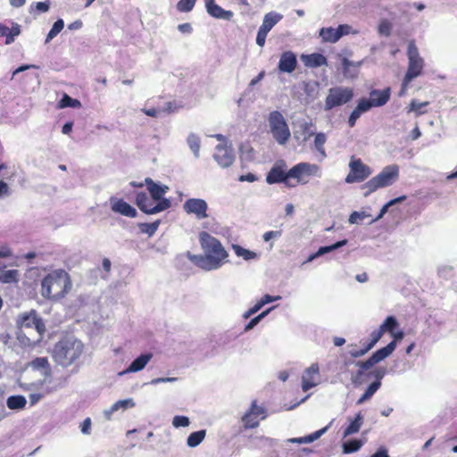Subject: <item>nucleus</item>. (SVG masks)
<instances>
[{"instance_id": "f257e3e1", "label": "nucleus", "mask_w": 457, "mask_h": 457, "mask_svg": "<svg viewBox=\"0 0 457 457\" xmlns=\"http://www.w3.org/2000/svg\"><path fill=\"white\" fill-rule=\"evenodd\" d=\"M199 242L204 254L193 257L199 268L207 271L214 270L228 262V253L217 238L203 231L199 234Z\"/></svg>"}, {"instance_id": "f03ea898", "label": "nucleus", "mask_w": 457, "mask_h": 457, "mask_svg": "<svg viewBox=\"0 0 457 457\" xmlns=\"http://www.w3.org/2000/svg\"><path fill=\"white\" fill-rule=\"evenodd\" d=\"M72 288L70 275L62 269L49 272L41 280V295L45 299L58 301L64 298Z\"/></svg>"}, {"instance_id": "7ed1b4c3", "label": "nucleus", "mask_w": 457, "mask_h": 457, "mask_svg": "<svg viewBox=\"0 0 457 457\" xmlns=\"http://www.w3.org/2000/svg\"><path fill=\"white\" fill-rule=\"evenodd\" d=\"M20 331L17 337L25 346H30L41 341L46 327L35 311L23 313L17 321Z\"/></svg>"}, {"instance_id": "20e7f679", "label": "nucleus", "mask_w": 457, "mask_h": 457, "mask_svg": "<svg viewBox=\"0 0 457 457\" xmlns=\"http://www.w3.org/2000/svg\"><path fill=\"white\" fill-rule=\"evenodd\" d=\"M84 348V344L78 338L66 337L54 345L52 357L58 365L69 367L82 355Z\"/></svg>"}, {"instance_id": "39448f33", "label": "nucleus", "mask_w": 457, "mask_h": 457, "mask_svg": "<svg viewBox=\"0 0 457 457\" xmlns=\"http://www.w3.org/2000/svg\"><path fill=\"white\" fill-rule=\"evenodd\" d=\"M398 179L399 167L396 164L384 167L378 175L363 184L362 188L367 190L364 196L367 197L379 188L392 186Z\"/></svg>"}, {"instance_id": "423d86ee", "label": "nucleus", "mask_w": 457, "mask_h": 457, "mask_svg": "<svg viewBox=\"0 0 457 457\" xmlns=\"http://www.w3.org/2000/svg\"><path fill=\"white\" fill-rule=\"evenodd\" d=\"M268 121L273 138L278 144L285 145L288 141L291 133L282 113L278 111L271 112Z\"/></svg>"}, {"instance_id": "0eeeda50", "label": "nucleus", "mask_w": 457, "mask_h": 457, "mask_svg": "<svg viewBox=\"0 0 457 457\" xmlns=\"http://www.w3.org/2000/svg\"><path fill=\"white\" fill-rule=\"evenodd\" d=\"M353 89L348 87L337 86L328 91L325 99L324 110L330 111L333 108L342 106L353 98Z\"/></svg>"}, {"instance_id": "6e6552de", "label": "nucleus", "mask_w": 457, "mask_h": 457, "mask_svg": "<svg viewBox=\"0 0 457 457\" xmlns=\"http://www.w3.org/2000/svg\"><path fill=\"white\" fill-rule=\"evenodd\" d=\"M320 168L317 164L299 162L287 170L288 181L295 179L297 184L305 185L309 177H320Z\"/></svg>"}, {"instance_id": "1a4fd4ad", "label": "nucleus", "mask_w": 457, "mask_h": 457, "mask_svg": "<svg viewBox=\"0 0 457 457\" xmlns=\"http://www.w3.org/2000/svg\"><path fill=\"white\" fill-rule=\"evenodd\" d=\"M408 69L404 77L407 82H411L419 77L425 66L424 59L420 55L419 50L413 41L410 42L407 49Z\"/></svg>"}, {"instance_id": "9d476101", "label": "nucleus", "mask_w": 457, "mask_h": 457, "mask_svg": "<svg viewBox=\"0 0 457 457\" xmlns=\"http://www.w3.org/2000/svg\"><path fill=\"white\" fill-rule=\"evenodd\" d=\"M155 200L147 195L146 193H138L136 196V204L137 207L146 214H155L165 211L170 206L169 199H163L155 204Z\"/></svg>"}, {"instance_id": "9b49d317", "label": "nucleus", "mask_w": 457, "mask_h": 457, "mask_svg": "<svg viewBox=\"0 0 457 457\" xmlns=\"http://www.w3.org/2000/svg\"><path fill=\"white\" fill-rule=\"evenodd\" d=\"M350 172L345 181L348 184L362 182L372 174L370 166L364 164L361 159L351 158L349 162Z\"/></svg>"}, {"instance_id": "f8f14e48", "label": "nucleus", "mask_w": 457, "mask_h": 457, "mask_svg": "<svg viewBox=\"0 0 457 457\" xmlns=\"http://www.w3.org/2000/svg\"><path fill=\"white\" fill-rule=\"evenodd\" d=\"M267 417V410L257 404V401L253 400L249 410L243 415L241 420L245 428H254L259 426L261 420Z\"/></svg>"}, {"instance_id": "ddd939ff", "label": "nucleus", "mask_w": 457, "mask_h": 457, "mask_svg": "<svg viewBox=\"0 0 457 457\" xmlns=\"http://www.w3.org/2000/svg\"><path fill=\"white\" fill-rule=\"evenodd\" d=\"M287 165L284 160L277 161L266 177V182L270 185L283 183L288 187H295L287 178Z\"/></svg>"}, {"instance_id": "4468645a", "label": "nucleus", "mask_w": 457, "mask_h": 457, "mask_svg": "<svg viewBox=\"0 0 457 457\" xmlns=\"http://www.w3.org/2000/svg\"><path fill=\"white\" fill-rule=\"evenodd\" d=\"M183 210L187 214L194 215L197 220L208 217V204L202 198H189L183 204Z\"/></svg>"}, {"instance_id": "2eb2a0df", "label": "nucleus", "mask_w": 457, "mask_h": 457, "mask_svg": "<svg viewBox=\"0 0 457 457\" xmlns=\"http://www.w3.org/2000/svg\"><path fill=\"white\" fill-rule=\"evenodd\" d=\"M213 158L221 168H228L235 161L233 148L227 144H219L215 147Z\"/></svg>"}, {"instance_id": "dca6fc26", "label": "nucleus", "mask_w": 457, "mask_h": 457, "mask_svg": "<svg viewBox=\"0 0 457 457\" xmlns=\"http://www.w3.org/2000/svg\"><path fill=\"white\" fill-rule=\"evenodd\" d=\"M320 382V369L318 363H312L307 368L302 376V389L306 392L318 386Z\"/></svg>"}, {"instance_id": "f3484780", "label": "nucleus", "mask_w": 457, "mask_h": 457, "mask_svg": "<svg viewBox=\"0 0 457 457\" xmlns=\"http://www.w3.org/2000/svg\"><path fill=\"white\" fill-rule=\"evenodd\" d=\"M112 211L126 217L135 218L137 210L122 199L116 197L110 198Z\"/></svg>"}, {"instance_id": "a211bd4d", "label": "nucleus", "mask_w": 457, "mask_h": 457, "mask_svg": "<svg viewBox=\"0 0 457 457\" xmlns=\"http://www.w3.org/2000/svg\"><path fill=\"white\" fill-rule=\"evenodd\" d=\"M297 66V59L295 53L286 51L281 54L278 69L283 73H292Z\"/></svg>"}, {"instance_id": "6ab92c4d", "label": "nucleus", "mask_w": 457, "mask_h": 457, "mask_svg": "<svg viewBox=\"0 0 457 457\" xmlns=\"http://www.w3.org/2000/svg\"><path fill=\"white\" fill-rule=\"evenodd\" d=\"M205 7L207 12L216 19L230 21L234 16L233 12L224 10L215 3V0H205Z\"/></svg>"}, {"instance_id": "aec40b11", "label": "nucleus", "mask_w": 457, "mask_h": 457, "mask_svg": "<svg viewBox=\"0 0 457 457\" xmlns=\"http://www.w3.org/2000/svg\"><path fill=\"white\" fill-rule=\"evenodd\" d=\"M145 184L147 187V190L149 191L152 198L157 201V203L160 202L161 200L165 199L163 195L168 192L169 187L159 183H155L150 178H146L145 179Z\"/></svg>"}, {"instance_id": "412c9836", "label": "nucleus", "mask_w": 457, "mask_h": 457, "mask_svg": "<svg viewBox=\"0 0 457 457\" xmlns=\"http://www.w3.org/2000/svg\"><path fill=\"white\" fill-rule=\"evenodd\" d=\"M152 358L153 354L151 353L139 355L125 370L120 372L119 375L121 376L126 373L138 372L144 370Z\"/></svg>"}, {"instance_id": "4be33fe9", "label": "nucleus", "mask_w": 457, "mask_h": 457, "mask_svg": "<svg viewBox=\"0 0 457 457\" xmlns=\"http://www.w3.org/2000/svg\"><path fill=\"white\" fill-rule=\"evenodd\" d=\"M136 403L132 398L119 400L114 403L109 409L104 411V416L107 420H112V416L118 411H125L129 408L135 407Z\"/></svg>"}, {"instance_id": "5701e85b", "label": "nucleus", "mask_w": 457, "mask_h": 457, "mask_svg": "<svg viewBox=\"0 0 457 457\" xmlns=\"http://www.w3.org/2000/svg\"><path fill=\"white\" fill-rule=\"evenodd\" d=\"M390 98V88L387 87L384 90L374 89L370 94V103L372 107H380L385 105Z\"/></svg>"}, {"instance_id": "b1692460", "label": "nucleus", "mask_w": 457, "mask_h": 457, "mask_svg": "<svg viewBox=\"0 0 457 457\" xmlns=\"http://www.w3.org/2000/svg\"><path fill=\"white\" fill-rule=\"evenodd\" d=\"M301 59L307 67L316 68L327 64V59L321 54H302Z\"/></svg>"}, {"instance_id": "393cba45", "label": "nucleus", "mask_w": 457, "mask_h": 457, "mask_svg": "<svg viewBox=\"0 0 457 457\" xmlns=\"http://www.w3.org/2000/svg\"><path fill=\"white\" fill-rule=\"evenodd\" d=\"M396 347V342L395 340L390 342L386 346L378 349L371 356L376 361V363H378L387 358L389 355L392 354V353L395 350Z\"/></svg>"}, {"instance_id": "a878e982", "label": "nucleus", "mask_w": 457, "mask_h": 457, "mask_svg": "<svg viewBox=\"0 0 457 457\" xmlns=\"http://www.w3.org/2000/svg\"><path fill=\"white\" fill-rule=\"evenodd\" d=\"M283 18L280 13L278 12H269L267 13L262 21V24L261 25V29H264L267 32H270L271 29Z\"/></svg>"}, {"instance_id": "bb28decb", "label": "nucleus", "mask_w": 457, "mask_h": 457, "mask_svg": "<svg viewBox=\"0 0 457 457\" xmlns=\"http://www.w3.org/2000/svg\"><path fill=\"white\" fill-rule=\"evenodd\" d=\"M187 144L190 150L192 151L194 156L197 159L200 156V145H201V139L198 135L195 133H189L187 137Z\"/></svg>"}, {"instance_id": "cd10ccee", "label": "nucleus", "mask_w": 457, "mask_h": 457, "mask_svg": "<svg viewBox=\"0 0 457 457\" xmlns=\"http://www.w3.org/2000/svg\"><path fill=\"white\" fill-rule=\"evenodd\" d=\"M320 37L322 38L324 42L328 43H336L339 40L337 29H334L332 27L322 28L320 30Z\"/></svg>"}, {"instance_id": "c85d7f7f", "label": "nucleus", "mask_w": 457, "mask_h": 457, "mask_svg": "<svg viewBox=\"0 0 457 457\" xmlns=\"http://www.w3.org/2000/svg\"><path fill=\"white\" fill-rule=\"evenodd\" d=\"M363 423V417L361 413H358L353 420H351L350 424L344 431V437L351 436L359 432Z\"/></svg>"}, {"instance_id": "c756f323", "label": "nucleus", "mask_w": 457, "mask_h": 457, "mask_svg": "<svg viewBox=\"0 0 457 457\" xmlns=\"http://www.w3.org/2000/svg\"><path fill=\"white\" fill-rule=\"evenodd\" d=\"M237 256L243 258L245 261H251L258 258V254L251 250L245 249L239 245H232Z\"/></svg>"}, {"instance_id": "7c9ffc66", "label": "nucleus", "mask_w": 457, "mask_h": 457, "mask_svg": "<svg viewBox=\"0 0 457 457\" xmlns=\"http://www.w3.org/2000/svg\"><path fill=\"white\" fill-rule=\"evenodd\" d=\"M26 403L27 400L23 395H12L6 401V405L11 410H21Z\"/></svg>"}, {"instance_id": "2f4dec72", "label": "nucleus", "mask_w": 457, "mask_h": 457, "mask_svg": "<svg viewBox=\"0 0 457 457\" xmlns=\"http://www.w3.org/2000/svg\"><path fill=\"white\" fill-rule=\"evenodd\" d=\"M19 279V271L17 270H4L0 269V282L1 283H13Z\"/></svg>"}, {"instance_id": "473e14b6", "label": "nucleus", "mask_w": 457, "mask_h": 457, "mask_svg": "<svg viewBox=\"0 0 457 457\" xmlns=\"http://www.w3.org/2000/svg\"><path fill=\"white\" fill-rule=\"evenodd\" d=\"M365 442L366 439H353L345 442L342 445L343 453L346 454L355 453L361 448Z\"/></svg>"}, {"instance_id": "72a5a7b5", "label": "nucleus", "mask_w": 457, "mask_h": 457, "mask_svg": "<svg viewBox=\"0 0 457 457\" xmlns=\"http://www.w3.org/2000/svg\"><path fill=\"white\" fill-rule=\"evenodd\" d=\"M428 102H419L415 99L411 100L409 106L407 107L408 112H414L415 116L425 114L427 111L424 109L428 105Z\"/></svg>"}, {"instance_id": "f704fd0d", "label": "nucleus", "mask_w": 457, "mask_h": 457, "mask_svg": "<svg viewBox=\"0 0 457 457\" xmlns=\"http://www.w3.org/2000/svg\"><path fill=\"white\" fill-rule=\"evenodd\" d=\"M205 435H206V431L205 430H199V431H195V432L191 433L187 436V445L189 447H196L197 445H199L203 442V440L205 437Z\"/></svg>"}, {"instance_id": "c9c22d12", "label": "nucleus", "mask_w": 457, "mask_h": 457, "mask_svg": "<svg viewBox=\"0 0 457 457\" xmlns=\"http://www.w3.org/2000/svg\"><path fill=\"white\" fill-rule=\"evenodd\" d=\"M381 382L379 381H374L372 382L365 391V393L359 398L357 401V404H361L367 400H369L380 387Z\"/></svg>"}, {"instance_id": "e433bc0d", "label": "nucleus", "mask_w": 457, "mask_h": 457, "mask_svg": "<svg viewBox=\"0 0 457 457\" xmlns=\"http://www.w3.org/2000/svg\"><path fill=\"white\" fill-rule=\"evenodd\" d=\"M81 106V103L78 99L71 98L67 94H64L62 98L60 100L58 104L59 108H79Z\"/></svg>"}, {"instance_id": "4c0bfd02", "label": "nucleus", "mask_w": 457, "mask_h": 457, "mask_svg": "<svg viewBox=\"0 0 457 457\" xmlns=\"http://www.w3.org/2000/svg\"><path fill=\"white\" fill-rule=\"evenodd\" d=\"M398 323L395 317L388 316L385 321L380 325L378 328V331H381V334L383 335L385 332H392L396 327Z\"/></svg>"}, {"instance_id": "58836bf2", "label": "nucleus", "mask_w": 457, "mask_h": 457, "mask_svg": "<svg viewBox=\"0 0 457 457\" xmlns=\"http://www.w3.org/2000/svg\"><path fill=\"white\" fill-rule=\"evenodd\" d=\"M64 22L62 19L57 20L50 31L48 32L46 38V44L49 43L53 38H54L63 29Z\"/></svg>"}, {"instance_id": "ea45409f", "label": "nucleus", "mask_w": 457, "mask_h": 457, "mask_svg": "<svg viewBox=\"0 0 457 457\" xmlns=\"http://www.w3.org/2000/svg\"><path fill=\"white\" fill-rule=\"evenodd\" d=\"M327 141V136L326 134L320 132L316 134L315 139H314V146L316 150L323 156H326L324 145Z\"/></svg>"}, {"instance_id": "a19ab883", "label": "nucleus", "mask_w": 457, "mask_h": 457, "mask_svg": "<svg viewBox=\"0 0 457 457\" xmlns=\"http://www.w3.org/2000/svg\"><path fill=\"white\" fill-rule=\"evenodd\" d=\"M159 225L160 220H156L152 223H140L138 226L142 233L147 234L149 237H152L158 229Z\"/></svg>"}, {"instance_id": "79ce46f5", "label": "nucleus", "mask_w": 457, "mask_h": 457, "mask_svg": "<svg viewBox=\"0 0 457 457\" xmlns=\"http://www.w3.org/2000/svg\"><path fill=\"white\" fill-rule=\"evenodd\" d=\"M347 244V240L346 239H344V240H341V241H338L331 245H328V246H321L319 248V250L317 251L319 256H321L325 253H328L330 252H333L344 245H345Z\"/></svg>"}, {"instance_id": "37998d69", "label": "nucleus", "mask_w": 457, "mask_h": 457, "mask_svg": "<svg viewBox=\"0 0 457 457\" xmlns=\"http://www.w3.org/2000/svg\"><path fill=\"white\" fill-rule=\"evenodd\" d=\"M240 158L243 161L250 162L254 158V152L251 145L245 144L240 146Z\"/></svg>"}, {"instance_id": "c03bdc74", "label": "nucleus", "mask_w": 457, "mask_h": 457, "mask_svg": "<svg viewBox=\"0 0 457 457\" xmlns=\"http://www.w3.org/2000/svg\"><path fill=\"white\" fill-rule=\"evenodd\" d=\"M274 309V306L273 307H270L269 308L268 310L262 312V313H260L259 315H257L256 317H254L253 319H252L247 324L246 326L245 327V331H249L251 329H253L263 318H265L268 313Z\"/></svg>"}, {"instance_id": "a18cd8bd", "label": "nucleus", "mask_w": 457, "mask_h": 457, "mask_svg": "<svg viewBox=\"0 0 457 457\" xmlns=\"http://www.w3.org/2000/svg\"><path fill=\"white\" fill-rule=\"evenodd\" d=\"M331 424H332V421L328 426L324 427L323 428H321L318 431H315L306 436H303L304 437L303 441H305L306 444H309V443H312L315 440L319 439L321 436H323L328 431V429Z\"/></svg>"}, {"instance_id": "49530a36", "label": "nucleus", "mask_w": 457, "mask_h": 457, "mask_svg": "<svg viewBox=\"0 0 457 457\" xmlns=\"http://www.w3.org/2000/svg\"><path fill=\"white\" fill-rule=\"evenodd\" d=\"M195 2L196 0H179L177 9L181 12H188L194 8Z\"/></svg>"}, {"instance_id": "de8ad7c7", "label": "nucleus", "mask_w": 457, "mask_h": 457, "mask_svg": "<svg viewBox=\"0 0 457 457\" xmlns=\"http://www.w3.org/2000/svg\"><path fill=\"white\" fill-rule=\"evenodd\" d=\"M50 8L49 2H37L33 3L29 7L30 13H33L35 11L38 12H46Z\"/></svg>"}, {"instance_id": "09e8293b", "label": "nucleus", "mask_w": 457, "mask_h": 457, "mask_svg": "<svg viewBox=\"0 0 457 457\" xmlns=\"http://www.w3.org/2000/svg\"><path fill=\"white\" fill-rule=\"evenodd\" d=\"M31 367L36 370L45 369L49 370V362L46 357H38L33 360L30 363Z\"/></svg>"}, {"instance_id": "8fccbe9b", "label": "nucleus", "mask_w": 457, "mask_h": 457, "mask_svg": "<svg viewBox=\"0 0 457 457\" xmlns=\"http://www.w3.org/2000/svg\"><path fill=\"white\" fill-rule=\"evenodd\" d=\"M190 424V421H189V419L186 416H180V415H177V416H174L173 417V420H172V426L174 428H186L187 426H189Z\"/></svg>"}, {"instance_id": "3c124183", "label": "nucleus", "mask_w": 457, "mask_h": 457, "mask_svg": "<svg viewBox=\"0 0 457 457\" xmlns=\"http://www.w3.org/2000/svg\"><path fill=\"white\" fill-rule=\"evenodd\" d=\"M392 24L387 20H382L378 25V33L388 37L391 34Z\"/></svg>"}, {"instance_id": "603ef678", "label": "nucleus", "mask_w": 457, "mask_h": 457, "mask_svg": "<svg viewBox=\"0 0 457 457\" xmlns=\"http://www.w3.org/2000/svg\"><path fill=\"white\" fill-rule=\"evenodd\" d=\"M21 34V27L18 24H13L11 29H9L8 38L5 39V44L10 45L14 41L15 37Z\"/></svg>"}, {"instance_id": "864d4df0", "label": "nucleus", "mask_w": 457, "mask_h": 457, "mask_svg": "<svg viewBox=\"0 0 457 457\" xmlns=\"http://www.w3.org/2000/svg\"><path fill=\"white\" fill-rule=\"evenodd\" d=\"M368 217H370V214L365 212H353L349 216L348 221L351 224H355Z\"/></svg>"}, {"instance_id": "5fc2aeb1", "label": "nucleus", "mask_w": 457, "mask_h": 457, "mask_svg": "<svg viewBox=\"0 0 457 457\" xmlns=\"http://www.w3.org/2000/svg\"><path fill=\"white\" fill-rule=\"evenodd\" d=\"M375 364H377V363L374 361V359L372 358V356H370L368 360H366L364 361H358L356 363V365L361 368V370H359L358 374L361 375L363 370H367L370 369Z\"/></svg>"}, {"instance_id": "6e6d98bb", "label": "nucleus", "mask_w": 457, "mask_h": 457, "mask_svg": "<svg viewBox=\"0 0 457 457\" xmlns=\"http://www.w3.org/2000/svg\"><path fill=\"white\" fill-rule=\"evenodd\" d=\"M371 108L372 105L367 98H361L356 105V109L361 113L367 112Z\"/></svg>"}, {"instance_id": "4d7b16f0", "label": "nucleus", "mask_w": 457, "mask_h": 457, "mask_svg": "<svg viewBox=\"0 0 457 457\" xmlns=\"http://www.w3.org/2000/svg\"><path fill=\"white\" fill-rule=\"evenodd\" d=\"M337 29L339 39L343 36L349 35L351 33H353V34H357L358 33L357 30H353V28L350 25H348V24L339 25Z\"/></svg>"}, {"instance_id": "13d9d810", "label": "nucleus", "mask_w": 457, "mask_h": 457, "mask_svg": "<svg viewBox=\"0 0 457 457\" xmlns=\"http://www.w3.org/2000/svg\"><path fill=\"white\" fill-rule=\"evenodd\" d=\"M382 336L383 335L381 334V331H378V329L374 330L373 332H371V334H370V341L368 343L366 347L369 350L372 349L375 346V345L380 340Z\"/></svg>"}, {"instance_id": "bf43d9fd", "label": "nucleus", "mask_w": 457, "mask_h": 457, "mask_svg": "<svg viewBox=\"0 0 457 457\" xmlns=\"http://www.w3.org/2000/svg\"><path fill=\"white\" fill-rule=\"evenodd\" d=\"M281 299L280 295L271 296L270 295H263L260 301L257 303L260 304V306L262 308L265 304L272 303L274 301H278Z\"/></svg>"}, {"instance_id": "052dcab7", "label": "nucleus", "mask_w": 457, "mask_h": 457, "mask_svg": "<svg viewBox=\"0 0 457 457\" xmlns=\"http://www.w3.org/2000/svg\"><path fill=\"white\" fill-rule=\"evenodd\" d=\"M361 114L362 113L361 112H359L355 107L348 118L349 127H351V128L354 127L357 120L361 117Z\"/></svg>"}, {"instance_id": "680f3d73", "label": "nucleus", "mask_w": 457, "mask_h": 457, "mask_svg": "<svg viewBox=\"0 0 457 457\" xmlns=\"http://www.w3.org/2000/svg\"><path fill=\"white\" fill-rule=\"evenodd\" d=\"M282 235L280 230H270L267 231L263 234L262 237L265 242H269L273 238H278Z\"/></svg>"}, {"instance_id": "e2e57ef3", "label": "nucleus", "mask_w": 457, "mask_h": 457, "mask_svg": "<svg viewBox=\"0 0 457 457\" xmlns=\"http://www.w3.org/2000/svg\"><path fill=\"white\" fill-rule=\"evenodd\" d=\"M269 32L264 29L259 28L256 37V44L260 46H263L265 44V40Z\"/></svg>"}, {"instance_id": "0e129e2a", "label": "nucleus", "mask_w": 457, "mask_h": 457, "mask_svg": "<svg viewBox=\"0 0 457 457\" xmlns=\"http://www.w3.org/2000/svg\"><path fill=\"white\" fill-rule=\"evenodd\" d=\"M91 420L87 418L80 425V430L84 435H89L91 433Z\"/></svg>"}, {"instance_id": "69168bd1", "label": "nucleus", "mask_w": 457, "mask_h": 457, "mask_svg": "<svg viewBox=\"0 0 457 457\" xmlns=\"http://www.w3.org/2000/svg\"><path fill=\"white\" fill-rule=\"evenodd\" d=\"M11 195V190L7 183L0 181V198Z\"/></svg>"}, {"instance_id": "338daca9", "label": "nucleus", "mask_w": 457, "mask_h": 457, "mask_svg": "<svg viewBox=\"0 0 457 457\" xmlns=\"http://www.w3.org/2000/svg\"><path fill=\"white\" fill-rule=\"evenodd\" d=\"M262 309V307L260 306V304L258 303H256L251 309H249L247 312H245L244 314H243V318L244 319H248L250 318L253 314L256 313L258 311H260Z\"/></svg>"}, {"instance_id": "774afa93", "label": "nucleus", "mask_w": 457, "mask_h": 457, "mask_svg": "<svg viewBox=\"0 0 457 457\" xmlns=\"http://www.w3.org/2000/svg\"><path fill=\"white\" fill-rule=\"evenodd\" d=\"M370 457H389V455H388L386 448L384 446H381Z\"/></svg>"}]
</instances>
